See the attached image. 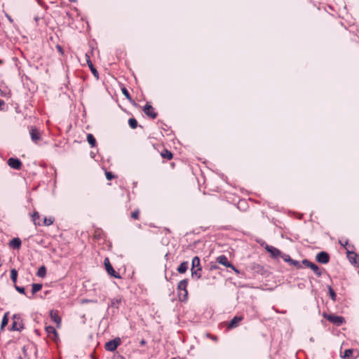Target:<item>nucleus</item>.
<instances>
[{"label":"nucleus","mask_w":359,"mask_h":359,"mask_svg":"<svg viewBox=\"0 0 359 359\" xmlns=\"http://www.w3.org/2000/svg\"><path fill=\"white\" fill-rule=\"evenodd\" d=\"M24 329L22 324V320L21 316L19 313H15L13 316V323L11 327L12 331H22Z\"/></svg>","instance_id":"obj_1"},{"label":"nucleus","mask_w":359,"mask_h":359,"mask_svg":"<svg viewBox=\"0 0 359 359\" xmlns=\"http://www.w3.org/2000/svg\"><path fill=\"white\" fill-rule=\"evenodd\" d=\"M324 318H325L328 321L333 323L334 325L337 326H340L343 325L346 320L345 318L343 316H336L333 314H324Z\"/></svg>","instance_id":"obj_2"},{"label":"nucleus","mask_w":359,"mask_h":359,"mask_svg":"<svg viewBox=\"0 0 359 359\" xmlns=\"http://www.w3.org/2000/svg\"><path fill=\"white\" fill-rule=\"evenodd\" d=\"M217 262L227 267L231 268L232 270H233L237 274L240 273V271L238 269H237L230 262H229L227 257L224 255H219L217 257Z\"/></svg>","instance_id":"obj_3"},{"label":"nucleus","mask_w":359,"mask_h":359,"mask_svg":"<svg viewBox=\"0 0 359 359\" xmlns=\"http://www.w3.org/2000/svg\"><path fill=\"white\" fill-rule=\"evenodd\" d=\"M121 344V339L120 337H116L112 340H110L105 343L104 348L108 351H114L116 350L118 346Z\"/></svg>","instance_id":"obj_4"},{"label":"nucleus","mask_w":359,"mask_h":359,"mask_svg":"<svg viewBox=\"0 0 359 359\" xmlns=\"http://www.w3.org/2000/svg\"><path fill=\"white\" fill-rule=\"evenodd\" d=\"M104 264L105 266V269L107 272L112 277L115 278H121L120 274L116 272L111 264H110L109 259L108 258H105L104 260Z\"/></svg>","instance_id":"obj_5"},{"label":"nucleus","mask_w":359,"mask_h":359,"mask_svg":"<svg viewBox=\"0 0 359 359\" xmlns=\"http://www.w3.org/2000/svg\"><path fill=\"white\" fill-rule=\"evenodd\" d=\"M265 250L271 254L273 258H278L279 257L282 258L283 255L280 250L271 245H266Z\"/></svg>","instance_id":"obj_6"},{"label":"nucleus","mask_w":359,"mask_h":359,"mask_svg":"<svg viewBox=\"0 0 359 359\" xmlns=\"http://www.w3.org/2000/svg\"><path fill=\"white\" fill-rule=\"evenodd\" d=\"M187 285H188V280L187 279H183L180 280L177 285V291L178 292H180V291L184 292V299H186L187 298L188 295V291H187ZM179 296H180V293H179Z\"/></svg>","instance_id":"obj_7"},{"label":"nucleus","mask_w":359,"mask_h":359,"mask_svg":"<svg viewBox=\"0 0 359 359\" xmlns=\"http://www.w3.org/2000/svg\"><path fill=\"white\" fill-rule=\"evenodd\" d=\"M316 259L320 264H327L330 262V255L327 252L321 251L316 255Z\"/></svg>","instance_id":"obj_8"},{"label":"nucleus","mask_w":359,"mask_h":359,"mask_svg":"<svg viewBox=\"0 0 359 359\" xmlns=\"http://www.w3.org/2000/svg\"><path fill=\"white\" fill-rule=\"evenodd\" d=\"M7 163L11 168H13V169H15L18 170H20L22 166V163L21 161L18 158L11 157V158H8Z\"/></svg>","instance_id":"obj_9"},{"label":"nucleus","mask_w":359,"mask_h":359,"mask_svg":"<svg viewBox=\"0 0 359 359\" xmlns=\"http://www.w3.org/2000/svg\"><path fill=\"white\" fill-rule=\"evenodd\" d=\"M282 259L285 262L290 263V264L296 266L297 269L302 268V264H301V262L299 261L292 259L289 255L283 254L282 255Z\"/></svg>","instance_id":"obj_10"},{"label":"nucleus","mask_w":359,"mask_h":359,"mask_svg":"<svg viewBox=\"0 0 359 359\" xmlns=\"http://www.w3.org/2000/svg\"><path fill=\"white\" fill-rule=\"evenodd\" d=\"M243 317L241 316H234L228 323L227 328L231 330L236 328L238 326L241 321H242Z\"/></svg>","instance_id":"obj_11"},{"label":"nucleus","mask_w":359,"mask_h":359,"mask_svg":"<svg viewBox=\"0 0 359 359\" xmlns=\"http://www.w3.org/2000/svg\"><path fill=\"white\" fill-rule=\"evenodd\" d=\"M29 134H30L32 140L34 143H37V142L41 140L40 132L36 127H31L30 130H29Z\"/></svg>","instance_id":"obj_12"},{"label":"nucleus","mask_w":359,"mask_h":359,"mask_svg":"<svg viewBox=\"0 0 359 359\" xmlns=\"http://www.w3.org/2000/svg\"><path fill=\"white\" fill-rule=\"evenodd\" d=\"M143 111L145 114L152 118H155L157 116V113L154 111V108L151 104L147 103L143 108Z\"/></svg>","instance_id":"obj_13"},{"label":"nucleus","mask_w":359,"mask_h":359,"mask_svg":"<svg viewBox=\"0 0 359 359\" xmlns=\"http://www.w3.org/2000/svg\"><path fill=\"white\" fill-rule=\"evenodd\" d=\"M50 318L51 320L57 324V327L60 326L61 318L57 311L51 310L50 311Z\"/></svg>","instance_id":"obj_14"},{"label":"nucleus","mask_w":359,"mask_h":359,"mask_svg":"<svg viewBox=\"0 0 359 359\" xmlns=\"http://www.w3.org/2000/svg\"><path fill=\"white\" fill-rule=\"evenodd\" d=\"M45 329L48 334L51 337L54 341L58 339V333L54 327L49 325L46 326Z\"/></svg>","instance_id":"obj_15"},{"label":"nucleus","mask_w":359,"mask_h":359,"mask_svg":"<svg viewBox=\"0 0 359 359\" xmlns=\"http://www.w3.org/2000/svg\"><path fill=\"white\" fill-rule=\"evenodd\" d=\"M121 302H122V299L121 297H116L113 299H111L110 304L108 306V309H109V308H111V307L114 308V309H118L119 306L121 304Z\"/></svg>","instance_id":"obj_16"},{"label":"nucleus","mask_w":359,"mask_h":359,"mask_svg":"<svg viewBox=\"0 0 359 359\" xmlns=\"http://www.w3.org/2000/svg\"><path fill=\"white\" fill-rule=\"evenodd\" d=\"M86 61H87L88 65L89 68L90 69L92 73L93 74V75L95 77L98 78V76H99L98 72L95 68L94 65H93V63L90 59V56L86 53Z\"/></svg>","instance_id":"obj_17"},{"label":"nucleus","mask_w":359,"mask_h":359,"mask_svg":"<svg viewBox=\"0 0 359 359\" xmlns=\"http://www.w3.org/2000/svg\"><path fill=\"white\" fill-rule=\"evenodd\" d=\"M21 240L19 238H14L10 241L9 245L10 247L14 249H20L21 247Z\"/></svg>","instance_id":"obj_18"},{"label":"nucleus","mask_w":359,"mask_h":359,"mask_svg":"<svg viewBox=\"0 0 359 359\" xmlns=\"http://www.w3.org/2000/svg\"><path fill=\"white\" fill-rule=\"evenodd\" d=\"M188 268H189V263H188V262H183L177 267V271L180 273H184L187 271Z\"/></svg>","instance_id":"obj_19"},{"label":"nucleus","mask_w":359,"mask_h":359,"mask_svg":"<svg viewBox=\"0 0 359 359\" xmlns=\"http://www.w3.org/2000/svg\"><path fill=\"white\" fill-rule=\"evenodd\" d=\"M353 349H351V348H348V349H346L345 350L344 353V355H343V358L344 359H353L355 357L353 356Z\"/></svg>","instance_id":"obj_20"},{"label":"nucleus","mask_w":359,"mask_h":359,"mask_svg":"<svg viewBox=\"0 0 359 359\" xmlns=\"http://www.w3.org/2000/svg\"><path fill=\"white\" fill-rule=\"evenodd\" d=\"M46 267L44 265L40 266L36 272V276L40 278H44L46 276Z\"/></svg>","instance_id":"obj_21"},{"label":"nucleus","mask_w":359,"mask_h":359,"mask_svg":"<svg viewBox=\"0 0 359 359\" xmlns=\"http://www.w3.org/2000/svg\"><path fill=\"white\" fill-rule=\"evenodd\" d=\"M87 141L91 147L96 146L97 142L93 135L89 133L87 135Z\"/></svg>","instance_id":"obj_22"},{"label":"nucleus","mask_w":359,"mask_h":359,"mask_svg":"<svg viewBox=\"0 0 359 359\" xmlns=\"http://www.w3.org/2000/svg\"><path fill=\"white\" fill-rule=\"evenodd\" d=\"M199 267H201V264H200V259H199V257L198 256H195L192 259L191 269H195L196 268L198 269Z\"/></svg>","instance_id":"obj_23"},{"label":"nucleus","mask_w":359,"mask_h":359,"mask_svg":"<svg viewBox=\"0 0 359 359\" xmlns=\"http://www.w3.org/2000/svg\"><path fill=\"white\" fill-rule=\"evenodd\" d=\"M161 156L163 158H166V159H168V160H170L173 157V155H172V153L165 149L162 152H161Z\"/></svg>","instance_id":"obj_24"},{"label":"nucleus","mask_w":359,"mask_h":359,"mask_svg":"<svg viewBox=\"0 0 359 359\" xmlns=\"http://www.w3.org/2000/svg\"><path fill=\"white\" fill-rule=\"evenodd\" d=\"M42 288V284L40 283H33L32 285V294H36L37 292L40 291Z\"/></svg>","instance_id":"obj_25"},{"label":"nucleus","mask_w":359,"mask_h":359,"mask_svg":"<svg viewBox=\"0 0 359 359\" xmlns=\"http://www.w3.org/2000/svg\"><path fill=\"white\" fill-rule=\"evenodd\" d=\"M122 93L125 95L126 98L129 100L130 102L135 103L134 100H133L132 97L130 96L128 90L126 88L123 87L121 88Z\"/></svg>","instance_id":"obj_26"},{"label":"nucleus","mask_w":359,"mask_h":359,"mask_svg":"<svg viewBox=\"0 0 359 359\" xmlns=\"http://www.w3.org/2000/svg\"><path fill=\"white\" fill-rule=\"evenodd\" d=\"M11 278L14 285H15L18 279V271L15 269L11 270Z\"/></svg>","instance_id":"obj_27"},{"label":"nucleus","mask_w":359,"mask_h":359,"mask_svg":"<svg viewBox=\"0 0 359 359\" xmlns=\"http://www.w3.org/2000/svg\"><path fill=\"white\" fill-rule=\"evenodd\" d=\"M8 313H6L2 318V320L1 323V330H4V327L8 325Z\"/></svg>","instance_id":"obj_28"},{"label":"nucleus","mask_w":359,"mask_h":359,"mask_svg":"<svg viewBox=\"0 0 359 359\" xmlns=\"http://www.w3.org/2000/svg\"><path fill=\"white\" fill-rule=\"evenodd\" d=\"M40 215L39 213L36 211L34 212V213L32 215V221L34 222L35 225H41V223L38 222L37 220L39 219Z\"/></svg>","instance_id":"obj_29"},{"label":"nucleus","mask_w":359,"mask_h":359,"mask_svg":"<svg viewBox=\"0 0 359 359\" xmlns=\"http://www.w3.org/2000/svg\"><path fill=\"white\" fill-rule=\"evenodd\" d=\"M311 269L313 271L318 277H320L322 276V271L317 264H314Z\"/></svg>","instance_id":"obj_30"},{"label":"nucleus","mask_w":359,"mask_h":359,"mask_svg":"<svg viewBox=\"0 0 359 359\" xmlns=\"http://www.w3.org/2000/svg\"><path fill=\"white\" fill-rule=\"evenodd\" d=\"M327 287H328V292H329L330 299L332 301L335 302L336 299H337L336 292H334V290L332 289V287L331 286L329 285Z\"/></svg>","instance_id":"obj_31"},{"label":"nucleus","mask_w":359,"mask_h":359,"mask_svg":"<svg viewBox=\"0 0 359 359\" xmlns=\"http://www.w3.org/2000/svg\"><path fill=\"white\" fill-rule=\"evenodd\" d=\"M201 270H202L201 267H199L196 269H191V271L192 276H196L197 277V278H200L201 277V273L200 272Z\"/></svg>","instance_id":"obj_32"},{"label":"nucleus","mask_w":359,"mask_h":359,"mask_svg":"<svg viewBox=\"0 0 359 359\" xmlns=\"http://www.w3.org/2000/svg\"><path fill=\"white\" fill-rule=\"evenodd\" d=\"M14 287H15V289L20 294H22L24 295H26L27 297H28L29 299H31L32 297H29L27 295L26 292H25V287H20V286H18V285H14Z\"/></svg>","instance_id":"obj_33"},{"label":"nucleus","mask_w":359,"mask_h":359,"mask_svg":"<svg viewBox=\"0 0 359 359\" xmlns=\"http://www.w3.org/2000/svg\"><path fill=\"white\" fill-rule=\"evenodd\" d=\"M128 124L133 129H135L137 127V121L135 118H130L128 120Z\"/></svg>","instance_id":"obj_34"},{"label":"nucleus","mask_w":359,"mask_h":359,"mask_svg":"<svg viewBox=\"0 0 359 359\" xmlns=\"http://www.w3.org/2000/svg\"><path fill=\"white\" fill-rule=\"evenodd\" d=\"M54 222V218L53 217H49V218H47V217H44L43 219V225L45 226H50Z\"/></svg>","instance_id":"obj_35"},{"label":"nucleus","mask_w":359,"mask_h":359,"mask_svg":"<svg viewBox=\"0 0 359 359\" xmlns=\"http://www.w3.org/2000/svg\"><path fill=\"white\" fill-rule=\"evenodd\" d=\"M302 264V265H305L306 267H309L310 269L312 268L313 265L314 264V263L310 262L309 260L306 259H304L302 260V262L301 263Z\"/></svg>","instance_id":"obj_36"},{"label":"nucleus","mask_w":359,"mask_h":359,"mask_svg":"<svg viewBox=\"0 0 359 359\" xmlns=\"http://www.w3.org/2000/svg\"><path fill=\"white\" fill-rule=\"evenodd\" d=\"M140 216V211L139 210H135L131 213V217L135 219H138Z\"/></svg>","instance_id":"obj_37"},{"label":"nucleus","mask_w":359,"mask_h":359,"mask_svg":"<svg viewBox=\"0 0 359 359\" xmlns=\"http://www.w3.org/2000/svg\"><path fill=\"white\" fill-rule=\"evenodd\" d=\"M22 353L24 354V357L19 355L18 359H29V358H27V349L25 346L22 347Z\"/></svg>","instance_id":"obj_38"},{"label":"nucleus","mask_w":359,"mask_h":359,"mask_svg":"<svg viewBox=\"0 0 359 359\" xmlns=\"http://www.w3.org/2000/svg\"><path fill=\"white\" fill-rule=\"evenodd\" d=\"M106 177L108 180H111L115 177V176L112 174L111 172H105Z\"/></svg>","instance_id":"obj_39"},{"label":"nucleus","mask_w":359,"mask_h":359,"mask_svg":"<svg viewBox=\"0 0 359 359\" xmlns=\"http://www.w3.org/2000/svg\"><path fill=\"white\" fill-rule=\"evenodd\" d=\"M219 269V266L216 264L210 263V269L211 271L216 270V269Z\"/></svg>","instance_id":"obj_40"},{"label":"nucleus","mask_w":359,"mask_h":359,"mask_svg":"<svg viewBox=\"0 0 359 359\" xmlns=\"http://www.w3.org/2000/svg\"><path fill=\"white\" fill-rule=\"evenodd\" d=\"M5 105V102L0 99V110L3 109V107Z\"/></svg>","instance_id":"obj_41"},{"label":"nucleus","mask_w":359,"mask_h":359,"mask_svg":"<svg viewBox=\"0 0 359 359\" xmlns=\"http://www.w3.org/2000/svg\"><path fill=\"white\" fill-rule=\"evenodd\" d=\"M339 243H340L342 246H344V248H346V246L348 245V241L346 240V241L344 242V243H342L341 241H339Z\"/></svg>","instance_id":"obj_42"},{"label":"nucleus","mask_w":359,"mask_h":359,"mask_svg":"<svg viewBox=\"0 0 359 359\" xmlns=\"http://www.w3.org/2000/svg\"><path fill=\"white\" fill-rule=\"evenodd\" d=\"M146 344H147V341H146L144 339H142V340L140 341V346H144Z\"/></svg>","instance_id":"obj_43"},{"label":"nucleus","mask_w":359,"mask_h":359,"mask_svg":"<svg viewBox=\"0 0 359 359\" xmlns=\"http://www.w3.org/2000/svg\"><path fill=\"white\" fill-rule=\"evenodd\" d=\"M6 17H7L8 20L11 22H13V19L11 18V16H9L8 15H6Z\"/></svg>","instance_id":"obj_44"},{"label":"nucleus","mask_w":359,"mask_h":359,"mask_svg":"<svg viewBox=\"0 0 359 359\" xmlns=\"http://www.w3.org/2000/svg\"><path fill=\"white\" fill-rule=\"evenodd\" d=\"M57 49H58V50H59L60 52H62V48H61V46H57Z\"/></svg>","instance_id":"obj_45"},{"label":"nucleus","mask_w":359,"mask_h":359,"mask_svg":"<svg viewBox=\"0 0 359 359\" xmlns=\"http://www.w3.org/2000/svg\"><path fill=\"white\" fill-rule=\"evenodd\" d=\"M90 155H91V156H92L93 158H94V157H95V154H94L93 152H91V153H90Z\"/></svg>","instance_id":"obj_46"},{"label":"nucleus","mask_w":359,"mask_h":359,"mask_svg":"<svg viewBox=\"0 0 359 359\" xmlns=\"http://www.w3.org/2000/svg\"><path fill=\"white\" fill-rule=\"evenodd\" d=\"M212 339V340L215 341V340H217V337H213Z\"/></svg>","instance_id":"obj_47"},{"label":"nucleus","mask_w":359,"mask_h":359,"mask_svg":"<svg viewBox=\"0 0 359 359\" xmlns=\"http://www.w3.org/2000/svg\"><path fill=\"white\" fill-rule=\"evenodd\" d=\"M70 2H76V0H69Z\"/></svg>","instance_id":"obj_48"},{"label":"nucleus","mask_w":359,"mask_h":359,"mask_svg":"<svg viewBox=\"0 0 359 359\" xmlns=\"http://www.w3.org/2000/svg\"><path fill=\"white\" fill-rule=\"evenodd\" d=\"M2 266V263L0 261V267Z\"/></svg>","instance_id":"obj_49"},{"label":"nucleus","mask_w":359,"mask_h":359,"mask_svg":"<svg viewBox=\"0 0 359 359\" xmlns=\"http://www.w3.org/2000/svg\"><path fill=\"white\" fill-rule=\"evenodd\" d=\"M35 332H36V334H39V332L37 331V330H35Z\"/></svg>","instance_id":"obj_50"},{"label":"nucleus","mask_w":359,"mask_h":359,"mask_svg":"<svg viewBox=\"0 0 359 359\" xmlns=\"http://www.w3.org/2000/svg\"><path fill=\"white\" fill-rule=\"evenodd\" d=\"M35 332H36V334H39V332L37 331V330H35Z\"/></svg>","instance_id":"obj_51"},{"label":"nucleus","mask_w":359,"mask_h":359,"mask_svg":"<svg viewBox=\"0 0 359 359\" xmlns=\"http://www.w3.org/2000/svg\"><path fill=\"white\" fill-rule=\"evenodd\" d=\"M358 273H359V270H358Z\"/></svg>","instance_id":"obj_52"}]
</instances>
